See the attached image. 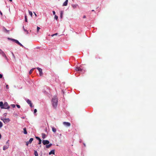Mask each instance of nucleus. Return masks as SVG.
I'll list each match as a JSON object with an SVG mask.
<instances>
[{"label": "nucleus", "instance_id": "obj_1", "mask_svg": "<svg viewBox=\"0 0 156 156\" xmlns=\"http://www.w3.org/2000/svg\"><path fill=\"white\" fill-rule=\"evenodd\" d=\"M58 104V99L56 96H54L52 100V104L54 108H56Z\"/></svg>", "mask_w": 156, "mask_h": 156}, {"label": "nucleus", "instance_id": "obj_2", "mask_svg": "<svg viewBox=\"0 0 156 156\" xmlns=\"http://www.w3.org/2000/svg\"><path fill=\"white\" fill-rule=\"evenodd\" d=\"M10 108L9 106L8 105L7 102H5L3 104V106L1 107L2 109H9Z\"/></svg>", "mask_w": 156, "mask_h": 156}, {"label": "nucleus", "instance_id": "obj_3", "mask_svg": "<svg viewBox=\"0 0 156 156\" xmlns=\"http://www.w3.org/2000/svg\"><path fill=\"white\" fill-rule=\"evenodd\" d=\"M1 120L3 121V122L5 123H8L10 121V119L9 118L4 119H2Z\"/></svg>", "mask_w": 156, "mask_h": 156}, {"label": "nucleus", "instance_id": "obj_4", "mask_svg": "<svg viewBox=\"0 0 156 156\" xmlns=\"http://www.w3.org/2000/svg\"><path fill=\"white\" fill-rule=\"evenodd\" d=\"M63 124L66 127H69L71 125V124L69 122H63Z\"/></svg>", "mask_w": 156, "mask_h": 156}, {"label": "nucleus", "instance_id": "obj_5", "mask_svg": "<svg viewBox=\"0 0 156 156\" xmlns=\"http://www.w3.org/2000/svg\"><path fill=\"white\" fill-rule=\"evenodd\" d=\"M82 66L80 67H77L75 69V70L77 71H82L83 70V69L81 68Z\"/></svg>", "mask_w": 156, "mask_h": 156}, {"label": "nucleus", "instance_id": "obj_6", "mask_svg": "<svg viewBox=\"0 0 156 156\" xmlns=\"http://www.w3.org/2000/svg\"><path fill=\"white\" fill-rule=\"evenodd\" d=\"M33 140L34 139L33 138H30L29 141L26 142V145L28 146L29 144H31Z\"/></svg>", "mask_w": 156, "mask_h": 156}, {"label": "nucleus", "instance_id": "obj_7", "mask_svg": "<svg viewBox=\"0 0 156 156\" xmlns=\"http://www.w3.org/2000/svg\"><path fill=\"white\" fill-rule=\"evenodd\" d=\"M37 69L39 71V72L40 75V76H42L43 75L42 69L39 67H37Z\"/></svg>", "mask_w": 156, "mask_h": 156}, {"label": "nucleus", "instance_id": "obj_8", "mask_svg": "<svg viewBox=\"0 0 156 156\" xmlns=\"http://www.w3.org/2000/svg\"><path fill=\"white\" fill-rule=\"evenodd\" d=\"M42 143L44 145H45L47 144H49V141L47 140H44L42 141Z\"/></svg>", "mask_w": 156, "mask_h": 156}, {"label": "nucleus", "instance_id": "obj_9", "mask_svg": "<svg viewBox=\"0 0 156 156\" xmlns=\"http://www.w3.org/2000/svg\"><path fill=\"white\" fill-rule=\"evenodd\" d=\"M27 103L30 105V106L31 107H32V104L31 102V101L29 100V99H27Z\"/></svg>", "mask_w": 156, "mask_h": 156}, {"label": "nucleus", "instance_id": "obj_10", "mask_svg": "<svg viewBox=\"0 0 156 156\" xmlns=\"http://www.w3.org/2000/svg\"><path fill=\"white\" fill-rule=\"evenodd\" d=\"M36 138L37 139V140H39V142L38 143V144H41V140L40 139V138L38 136H36Z\"/></svg>", "mask_w": 156, "mask_h": 156}, {"label": "nucleus", "instance_id": "obj_11", "mask_svg": "<svg viewBox=\"0 0 156 156\" xmlns=\"http://www.w3.org/2000/svg\"><path fill=\"white\" fill-rule=\"evenodd\" d=\"M9 147V145H8V144L4 146L3 147V150L4 151L5 150L8 148Z\"/></svg>", "mask_w": 156, "mask_h": 156}, {"label": "nucleus", "instance_id": "obj_12", "mask_svg": "<svg viewBox=\"0 0 156 156\" xmlns=\"http://www.w3.org/2000/svg\"><path fill=\"white\" fill-rule=\"evenodd\" d=\"M68 2V0H66L65 2L63 3V6H66L67 5Z\"/></svg>", "mask_w": 156, "mask_h": 156}, {"label": "nucleus", "instance_id": "obj_13", "mask_svg": "<svg viewBox=\"0 0 156 156\" xmlns=\"http://www.w3.org/2000/svg\"><path fill=\"white\" fill-rule=\"evenodd\" d=\"M55 150H52L49 153V155H51L52 154H55Z\"/></svg>", "mask_w": 156, "mask_h": 156}, {"label": "nucleus", "instance_id": "obj_14", "mask_svg": "<svg viewBox=\"0 0 156 156\" xmlns=\"http://www.w3.org/2000/svg\"><path fill=\"white\" fill-rule=\"evenodd\" d=\"M16 43L17 44H19L21 46L23 47V45H22L20 42H19V41L18 40H17L16 41Z\"/></svg>", "mask_w": 156, "mask_h": 156}, {"label": "nucleus", "instance_id": "obj_15", "mask_svg": "<svg viewBox=\"0 0 156 156\" xmlns=\"http://www.w3.org/2000/svg\"><path fill=\"white\" fill-rule=\"evenodd\" d=\"M52 145L51 144H50L48 145H46V147L47 148H49L50 147H51Z\"/></svg>", "mask_w": 156, "mask_h": 156}, {"label": "nucleus", "instance_id": "obj_16", "mask_svg": "<svg viewBox=\"0 0 156 156\" xmlns=\"http://www.w3.org/2000/svg\"><path fill=\"white\" fill-rule=\"evenodd\" d=\"M2 56L3 57L5 58L6 59H7V58L5 54V53L4 52H2Z\"/></svg>", "mask_w": 156, "mask_h": 156}, {"label": "nucleus", "instance_id": "obj_17", "mask_svg": "<svg viewBox=\"0 0 156 156\" xmlns=\"http://www.w3.org/2000/svg\"><path fill=\"white\" fill-rule=\"evenodd\" d=\"M24 130V133L25 134H27V132L26 130V128H24L23 129Z\"/></svg>", "mask_w": 156, "mask_h": 156}, {"label": "nucleus", "instance_id": "obj_18", "mask_svg": "<svg viewBox=\"0 0 156 156\" xmlns=\"http://www.w3.org/2000/svg\"><path fill=\"white\" fill-rule=\"evenodd\" d=\"M34 154L35 156H38V154L36 151H34Z\"/></svg>", "mask_w": 156, "mask_h": 156}, {"label": "nucleus", "instance_id": "obj_19", "mask_svg": "<svg viewBox=\"0 0 156 156\" xmlns=\"http://www.w3.org/2000/svg\"><path fill=\"white\" fill-rule=\"evenodd\" d=\"M78 5L77 4H73L72 5V7L75 9L76 8L77 6Z\"/></svg>", "mask_w": 156, "mask_h": 156}, {"label": "nucleus", "instance_id": "obj_20", "mask_svg": "<svg viewBox=\"0 0 156 156\" xmlns=\"http://www.w3.org/2000/svg\"><path fill=\"white\" fill-rule=\"evenodd\" d=\"M42 138L43 139H44L46 137V134L44 133H43L42 134Z\"/></svg>", "mask_w": 156, "mask_h": 156}, {"label": "nucleus", "instance_id": "obj_21", "mask_svg": "<svg viewBox=\"0 0 156 156\" xmlns=\"http://www.w3.org/2000/svg\"><path fill=\"white\" fill-rule=\"evenodd\" d=\"M52 131H53V132H54V133H55L56 132V130L55 128L54 127H52Z\"/></svg>", "mask_w": 156, "mask_h": 156}, {"label": "nucleus", "instance_id": "obj_22", "mask_svg": "<svg viewBox=\"0 0 156 156\" xmlns=\"http://www.w3.org/2000/svg\"><path fill=\"white\" fill-rule=\"evenodd\" d=\"M34 69H35V68H34L31 69L30 70V71L29 73L30 74L32 73L33 71V70H34Z\"/></svg>", "mask_w": 156, "mask_h": 156}, {"label": "nucleus", "instance_id": "obj_23", "mask_svg": "<svg viewBox=\"0 0 156 156\" xmlns=\"http://www.w3.org/2000/svg\"><path fill=\"white\" fill-rule=\"evenodd\" d=\"M63 12V11H61L60 12V17L62 18Z\"/></svg>", "mask_w": 156, "mask_h": 156}, {"label": "nucleus", "instance_id": "obj_24", "mask_svg": "<svg viewBox=\"0 0 156 156\" xmlns=\"http://www.w3.org/2000/svg\"><path fill=\"white\" fill-rule=\"evenodd\" d=\"M3 103L2 102H0V107H2L3 106Z\"/></svg>", "mask_w": 156, "mask_h": 156}, {"label": "nucleus", "instance_id": "obj_25", "mask_svg": "<svg viewBox=\"0 0 156 156\" xmlns=\"http://www.w3.org/2000/svg\"><path fill=\"white\" fill-rule=\"evenodd\" d=\"M8 39H9V40H11L12 41L15 42V43H16V41L17 40H15V39H11V38H8Z\"/></svg>", "mask_w": 156, "mask_h": 156}, {"label": "nucleus", "instance_id": "obj_26", "mask_svg": "<svg viewBox=\"0 0 156 156\" xmlns=\"http://www.w3.org/2000/svg\"><path fill=\"white\" fill-rule=\"evenodd\" d=\"M29 14L32 17V12L31 11L29 10Z\"/></svg>", "mask_w": 156, "mask_h": 156}, {"label": "nucleus", "instance_id": "obj_27", "mask_svg": "<svg viewBox=\"0 0 156 156\" xmlns=\"http://www.w3.org/2000/svg\"><path fill=\"white\" fill-rule=\"evenodd\" d=\"M3 126V124L2 122L0 121V128H1Z\"/></svg>", "mask_w": 156, "mask_h": 156}, {"label": "nucleus", "instance_id": "obj_28", "mask_svg": "<svg viewBox=\"0 0 156 156\" xmlns=\"http://www.w3.org/2000/svg\"><path fill=\"white\" fill-rule=\"evenodd\" d=\"M25 21L26 22H27V16L26 15H25Z\"/></svg>", "mask_w": 156, "mask_h": 156}, {"label": "nucleus", "instance_id": "obj_29", "mask_svg": "<svg viewBox=\"0 0 156 156\" xmlns=\"http://www.w3.org/2000/svg\"><path fill=\"white\" fill-rule=\"evenodd\" d=\"M54 18L56 20H57L58 19V16L56 15H55Z\"/></svg>", "mask_w": 156, "mask_h": 156}, {"label": "nucleus", "instance_id": "obj_30", "mask_svg": "<svg viewBox=\"0 0 156 156\" xmlns=\"http://www.w3.org/2000/svg\"><path fill=\"white\" fill-rule=\"evenodd\" d=\"M58 34L57 33H55V34H52V35H51V36L52 37H53V36H55V35H57Z\"/></svg>", "mask_w": 156, "mask_h": 156}, {"label": "nucleus", "instance_id": "obj_31", "mask_svg": "<svg viewBox=\"0 0 156 156\" xmlns=\"http://www.w3.org/2000/svg\"><path fill=\"white\" fill-rule=\"evenodd\" d=\"M9 140H7V141L6 142V145L8 144V145H9Z\"/></svg>", "mask_w": 156, "mask_h": 156}, {"label": "nucleus", "instance_id": "obj_32", "mask_svg": "<svg viewBox=\"0 0 156 156\" xmlns=\"http://www.w3.org/2000/svg\"><path fill=\"white\" fill-rule=\"evenodd\" d=\"M40 29V28L38 27H37V32H38L39 30Z\"/></svg>", "mask_w": 156, "mask_h": 156}, {"label": "nucleus", "instance_id": "obj_33", "mask_svg": "<svg viewBox=\"0 0 156 156\" xmlns=\"http://www.w3.org/2000/svg\"><path fill=\"white\" fill-rule=\"evenodd\" d=\"M11 106L12 108H15V105L14 104H12L11 105Z\"/></svg>", "mask_w": 156, "mask_h": 156}, {"label": "nucleus", "instance_id": "obj_34", "mask_svg": "<svg viewBox=\"0 0 156 156\" xmlns=\"http://www.w3.org/2000/svg\"><path fill=\"white\" fill-rule=\"evenodd\" d=\"M16 106L18 108H20V105H16Z\"/></svg>", "mask_w": 156, "mask_h": 156}, {"label": "nucleus", "instance_id": "obj_35", "mask_svg": "<svg viewBox=\"0 0 156 156\" xmlns=\"http://www.w3.org/2000/svg\"><path fill=\"white\" fill-rule=\"evenodd\" d=\"M37 112V110L36 109H35L34 110V113H36V112Z\"/></svg>", "mask_w": 156, "mask_h": 156}, {"label": "nucleus", "instance_id": "obj_36", "mask_svg": "<svg viewBox=\"0 0 156 156\" xmlns=\"http://www.w3.org/2000/svg\"><path fill=\"white\" fill-rule=\"evenodd\" d=\"M52 12H53V14L54 15H55V11H53Z\"/></svg>", "mask_w": 156, "mask_h": 156}, {"label": "nucleus", "instance_id": "obj_37", "mask_svg": "<svg viewBox=\"0 0 156 156\" xmlns=\"http://www.w3.org/2000/svg\"><path fill=\"white\" fill-rule=\"evenodd\" d=\"M2 52H4L1 49V51H0V54H2Z\"/></svg>", "mask_w": 156, "mask_h": 156}, {"label": "nucleus", "instance_id": "obj_38", "mask_svg": "<svg viewBox=\"0 0 156 156\" xmlns=\"http://www.w3.org/2000/svg\"><path fill=\"white\" fill-rule=\"evenodd\" d=\"M3 76L2 74H0V78H2V77Z\"/></svg>", "mask_w": 156, "mask_h": 156}, {"label": "nucleus", "instance_id": "obj_39", "mask_svg": "<svg viewBox=\"0 0 156 156\" xmlns=\"http://www.w3.org/2000/svg\"><path fill=\"white\" fill-rule=\"evenodd\" d=\"M5 31H6L7 32H8L9 31V30H7L5 28Z\"/></svg>", "mask_w": 156, "mask_h": 156}, {"label": "nucleus", "instance_id": "obj_40", "mask_svg": "<svg viewBox=\"0 0 156 156\" xmlns=\"http://www.w3.org/2000/svg\"><path fill=\"white\" fill-rule=\"evenodd\" d=\"M86 16L85 15H84L83 16V18L84 19V18H86Z\"/></svg>", "mask_w": 156, "mask_h": 156}, {"label": "nucleus", "instance_id": "obj_41", "mask_svg": "<svg viewBox=\"0 0 156 156\" xmlns=\"http://www.w3.org/2000/svg\"><path fill=\"white\" fill-rule=\"evenodd\" d=\"M0 14H1V15H2V13L0 11Z\"/></svg>", "mask_w": 156, "mask_h": 156}, {"label": "nucleus", "instance_id": "obj_42", "mask_svg": "<svg viewBox=\"0 0 156 156\" xmlns=\"http://www.w3.org/2000/svg\"><path fill=\"white\" fill-rule=\"evenodd\" d=\"M1 138V134L0 133V139Z\"/></svg>", "mask_w": 156, "mask_h": 156}, {"label": "nucleus", "instance_id": "obj_43", "mask_svg": "<svg viewBox=\"0 0 156 156\" xmlns=\"http://www.w3.org/2000/svg\"><path fill=\"white\" fill-rule=\"evenodd\" d=\"M34 14H35V16H37V15H36V14L34 12Z\"/></svg>", "mask_w": 156, "mask_h": 156}, {"label": "nucleus", "instance_id": "obj_44", "mask_svg": "<svg viewBox=\"0 0 156 156\" xmlns=\"http://www.w3.org/2000/svg\"><path fill=\"white\" fill-rule=\"evenodd\" d=\"M23 28H24V27H23ZM24 30L25 31H27L26 30H25L24 29Z\"/></svg>", "mask_w": 156, "mask_h": 156}, {"label": "nucleus", "instance_id": "obj_45", "mask_svg": "<svg viewBox=\"0 0 156 156\" xmlns=\"http://www.w3.org/2000/svg\"><path fill=\"white\" fill-rule=\"evenodd\" d=\"M92 11H93V12L94 11V10H92Z\"/></svg>", "mask_w": 156, "mask_h": 156}, {"label": "nucleus", "instance_id": "obj_46", "mask_svg": "<svg viewBox=\"0 0 156 156\" xmlns=\"http://www.w3.org/2000/svg\"><path fill=\"white\" fill-rule=\"evenodd\" d=\"M84 144V146H86V145H85V144Z\"/></svg>", "mask_w": 156, "mask_h": 156}, {"label": "nucleus", "instance_id": "obj_47", "mask_svg": "<svg viewBox=\"0 0 156 156\" xmlns=\"http://www.w3.org/2000/svg\"><path fill=\"white\" fill-rule=\"evenodd\" d=\"M12 55H13V56H14V54H13V53H12Z\"/></svg>", "mask_w": 156, "mask_h": 156}, {"label": "nucleus", "instance_id": "obj_48", "mask_svg": "<svg viewBox=\"0 0 156 156\" xmlns=\"http://www.w3.org/2000/svg\"><path fill=\"white\" fill-rule=\"evenodd\" d=\"M8 85H7V86H6V87H8Z\"/></svg>", "mask_w": 156, "mask_h": 156}, {"label": "nucleus", "instance_id": "obj_49", "mask_svg": "<svg viewBox=\"0 0 156 156\" xmlns=\"http://www.w3.org/2000/svg\"><path fill=\"white\" fill-rule=\"evenodd\" d=\"M0 51H1V49H0Z\"/></svg>", "mask_w": 156, "mask_h": 156}]
</instances>
